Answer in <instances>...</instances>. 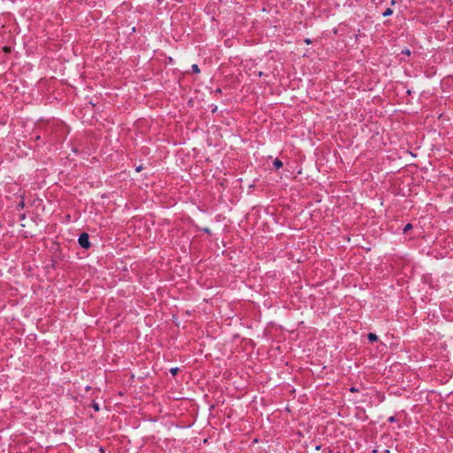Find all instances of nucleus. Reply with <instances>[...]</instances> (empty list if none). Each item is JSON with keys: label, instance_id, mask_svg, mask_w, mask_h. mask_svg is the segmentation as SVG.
<instances>
[{"label": "nucleus", "instance_id": "8", "mask_svg": "<svg viewBox=\"0 0 453 453\" xmlns=\"http://www.w3.org/2000/svg\"><path fill=\"white\" fill-rule=\"evenodd\" d=\"M178 371H179V368H178V367H174V368H172V369L170 370V372H171V373H172L173 375H175V374L178 372Z\"/></svg>", "mask_w": 453, "mask_h": 453}, {"label": "nucleus", "instance_id": "13", "mask_svg": "<svg viewBox=\"0 0 453 453\" xmlns=\"http://www.w3.org/2000/svg\"><path fill=\"white\" fill-rule=\"evenodd\" d=\"M350 391H352V392H356V391H357V388H350Z\"/></svg>", "mask_w": 453, "mask_h": 453}, {"label": "nucleus", "instance_id": "12", "mask_svg": "<svg viewBox=\"0 0 453 453\" xmlns=\"http://www.w3.org/2000/svg\"><path fill=\"white\" fill-rule=\"evenodd\" d=\"M203 231H204L205 233H207V234H210V233H211V231H210V229H209V228H204V229H203Z\"/></svg>", "mask_w": 453, "mask_h": 453}, {"label": "nucleus", "instance_id": "15", "mask_svg": "<svg viewBox=\"0 0 453 453\" xmlns=\"http://www.w3.org/2000/svg\"><path fill=\"white\" fill-rule=\"evenodd\" d=\"M141 169H142V167L139 166V167L136 168V171L139 172V171H141Z\"/></svg>", "mask_w": 453, "mask_h": 453}, {"label": "nucleus", "instance_id": "3", "mask_svg": "<svg viewBox=\"0 0 453 453\" xmlns=\"http://www.w3.org/2000/svg\"><path fill=\"white\" fill-rule=\"evenodd\" d=\"M273 165L275 169H280L283 166V163L279 158H276Z\"/></svg>", "mask_w": 453, "mask_h": 453}, {"label": "nucleus", "instance_id": "6", "mask_svg": "<svg viewBox=\"0 0 453 453\" xmlns=\"http://www.w3.org/2000/svg\"><path fill=\"white\" fill-rule=\"evenodd\" d=\"M191 70L195 73H200L199 66L196 64H194V65H191Z\"/></svg>", "mask_w": 453, "mask_h": 453}, {"label": "nucleus", "instance_id": "14", "mask_svg": "<svg viewBox=\"0 0 453 453\" xmlns=\"http://www.w3.org/2000/svg\"><path fill=\"white\" fill-rule=\"evenodd\" d=\"M215 92H216V93H221V89H220V88H218V89H216V91H215Z\"/></svg>", "mask_w": 453, "mask_h": 453}, {"label": "nucleus", "instance_id": "10", "mask_svg": "<svg viewBox=\"0 0 453 453\" xmlns=\"http://www.w3.org/2000/svg\"><path fill=\"white\" fill-rule=\"evenodd\" d=\"M402 53L406 54V55H411L410 50H403Z\"/></svg>", "mask_w": 453, "mask_h": 453}, {"label": "nucleus", "instance_id": "2", "mask_svg": "<svg viewBox=\"0 0 453 453\" xmlns=\"http://www.w3.org/2000/svg\"><path fill=\"white\" fill-rule=\"evenodd\" d=\"M367 339L371 342H377L378 341V336L377 334H373V333H369L367 334Z\"/></svg>", "mask_w": 453, "mask_h": 453}, {"label": "nucleus", "instance_id": "11", "mask_svg": "<svg viewBox=\"0 0 453 453\" xmlns=\"http://www.w3.org/2000/svg\"><path fill=\"white\" fill-rule=\"evenodd\" d=\"M304 42H305L306 44H311V39H309V38H306V39L304 40Z\"/></svg>", "mask_w": 453, "mask_h": 453}, {"label": "nucleus", "instance_id": "16", "mask_svg": "<svg viewBox=\"0 0 453 453\" xmlns=\"http://www.w3.org/2000/svg\"><path fill=\"white\" fill-rule=\"evenodd\" d=\"M19 206L23 207L24 206V203L21 202V203H19Z\"/></svg>", "mask_w": 453, "mask_h": 453}, {"label": "nucleus", "instance_id": "7", "mask_svg": "<svg viewBox=\"0 0 453 453\" xmlns=\"http://www.w3.org/2000/svg\"><path fill=\"white\" fill-rule=\"evenodd\" d=\"M91 405L96 411H98L100 410L99 403L93 402Z\"/></svg>", "mask_w": 453, "mask_h": 453}, {"label": "nucleus", "instance_id": "4", "mask_svg": "<svg viewBox=\"0 0 453 453\" xmlns=\"http://www.w3.org/2000/svg\"><path fill=\"white\" fill-rule=\"evenodd\" d=\"M393 13V10L391 8H387L383 12H382V16L383 17H388V16H390L392 15Z\"/></svg>", "mask_w": 453, "mask_h": 453}, {"label": "nucleus", "instance_id": "9", "mask_svg": "<svg viewBox=\"0 0 453 453\" xmlns=\"http://www.w3.org/2000/svg\"><path fill=\"white\" fill-rule=\"evenodd\" d=\"M388 422L393 423V422H395L396 418L395 416H391L388 418Z\"/></svg>", "mask_w": 453, "mask_h": 453}, {"label": "nucleus", "instance_id": "1", "mask_svg": "<svg viewBox=\"0 0 453 453\" xmlns=\"http://www.w3.org/2000/svg\"><path fill=\"white\" fill-rule=\"evenodd\" d=\"M78 242L81 248L86 249V250L90 248V246H91V243L89 242V236L87 233H82L79 236Z\"/></svg>", "mask_w": 453, "mask_h": 453}, {"label": "nucleus", "instance_id": "5", "mask_svg": "<svg viewBox=\"0 0 453 453\" xmlns=\"http://www.w3.org/2000/svg\"><path fill=\"white\" fill-rule=\"evenodd\" d=\"M411 229H412V225L411 223H408L407 225H405V226L403 227V234H407Z\"/></svg>", "mask_w": 453, "mask_h": 453}]
</instances>
